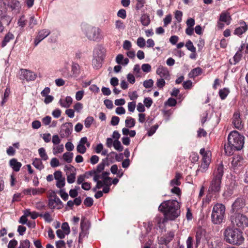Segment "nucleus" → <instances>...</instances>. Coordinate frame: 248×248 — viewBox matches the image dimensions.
<instances>
[{
    "instance_id": "obj_1",
    "label": "nucleus",
    "mask_w": 248,
    "mask_h": 248,
    "mask_svg": "<svg viewBox=\"0 0 248 248\" xmlns=\"http://www.w3.org/2000/svg\"><path fill=\"white\" fill-rule=\"evenodd\" d=\"M244 137L237 131H232L228 136V143L224 145V151L227 155H233L234 152L241 150L244 144Z\"/></svg>"
},
{
    "instance_id": "obj_2",
    "label": "nucleus",
    "mask_w": 248,
    "mask_h": 248,
    "mask_svg": "<svg viewBox=\"0 0 248 248\" xmlns=\"http://www.w3.org/2000/svg\"><path fill=\"white\" fill-rule=\"evenodd\" d=\"M180 206L176 200H168L163 202L159 206L158 210L163 213L165 217L169 220H174L180 214Z\"/></svg>"
},
{
    "instance_id": "obj_3",
    "label": "nucleus",
    "mask_w": 248,
    "mask_h": 248,
    "mask_svg": "<svg viewBox=\"0 0 248 248\" xmlns=\"http://www.w3.org/2000/svg\"><path fill=\"white\" fill-rule=\"evenodd\" d=\"M242 233L240 229L232 226H228L223 232L224 239L229 244L240 245L244 241Z\"/></svg>"
},
{
    "instance_id": "obj_4",
    "label": "nucleus",
    "mask_w": 248,
    "mask_h": 248,
    "mask_svg": "<svg viewBox=\"0 0 248 248\" xmlns=\"http://www.w3.org/2000/svg\"><path fill=\"white\" fill-rule=\"evenodd\" d=\"M223 173V165L221 163L217 167L213 172V178L208 188L209 193L216 194L220 191Z\"/></svg>"
},
{
    "instance_id": "obj_5",
    "label": "nucleus",
    "mask_w": 248,
    "mask_h": 248,
    "mask_svg": "<svg viewBox=\"0 0 248 248\" xmlns=\"http://www.w3.org/2000/svg\"><path fill=\"white\" fill-rule=\"evenodd\" d=\"M225 207L221 203H217L213 208L211 221L214 224L219 225L223 222L225 215Z\"/></svg>"
},
{
    "instance_id": "obj_6",
    "label": "nucleus",
    "mask_w": 248,
    "mask_h": 248,
    "mask_svg": "<svg viewBox=\"0 0 248 248\" xmlns=\"http://www.w3.org/2000/svg\"><path fill=\"white\" fill-rule=\"evenodd\" d=\"M232 227L244 228L248 227V217L240 213H234L230 217Z\"/></svg>"
},
{
    "instance_id": "obj_7",
    "label": "nucleus",
    "mask_w": 248,
    "mask_h": 248,
    "mask_svg": "<svg viewBox=\"0 0 248 248\" xmlns=\"http://www.w3.org/2000/svg\"><path fill=\"white\" fill-rule=\"evenodd\" d=\"M12 20L7 14L5 3L0 0V32H2L5 26H8Z\"/></svg>"
},
{
    "instance_id": "obj_8",
    "label": "nucleus",
    "mask_w": 248,
    "mask_h": 248,
    "mask_svg": "<svg viewBox=\"0 0 248 248\" xmlns=\"http://www.w3.org/2000/svg\"><path fill=\"white\" fill-rule=\"evenodd\" d=\"M85 31L86 36L90 40L97 41L102 38L100 30L97 27L88 26Z\"/></svg>"
},
{
    "instance_id": "obj_9",
    "label": "nucleus",
    "mask_w": 248,
    "mask_h": 248,
    "mask_svg": "<svg viewBox=\"0 0 248 248\" xmlns=\"http://www.w3.org/2000/svg\"><path fill=\"white\" fill-rule=\"evenodd\" d=\"M246 205L245 199L243 198L239 197L236 199V200L233 203L231 212L232 214L234 213H240L242 212L243 209L244 208Z\"/></svg>"
},
{
    "instance_id": "obj_10",
    "label": "nucleus",
    "mask_w": 248,
    "mask_h": 248,
    "mask_svg": "<svg viewBox=\"0 0 248 248\" xmlns=\"http://www.w3.org/2000/svg\"><path fill=\"white\" fill-rule=\"evenodd\" d=\"M73 129V124L71 123H66L61 126L60 135L62 138L68 137Z\"/></svg>"
},
{
    "instance_id": "obj_11",
    "label": "nucleus",
    "mask_w": 248,
    "mask_h": 248,
    "mask_svg": "<svg viewBox=\"0 0 248 248\" xmlns=\"http://www.w3.org/2000/svg\"><path fill=\"white\" fill-rule=\"evenodd\" d=\"M50 33V31L47 29L40 31L37 36L34 40V45L36 46L42 40L47 37Z\"/></svg>"
},
{
    "instance_id": "obj_12",
    "label": "nucleus",
    "mask_w": 248,
    "mask_h": 248,
    "mask_svg": "<svg viewBox=\"0 0 248 248\" xmlns=\"http://www.w3.org/2000/svg\"><path fill=\"white\" fill-rule=\"evenodd\" d=\"M195 232L196 243L195 247V248H197L201 243V239L205 235L206 231L201 227H199L196 229Z\"/></svg>"
},
{
    "instance_id": "obj_13",
    "label": "nucleus",
    "mask_w": 248,
    "mask_h": 248,
    "mask_svg": "<svg viewBox=\"0 0 248 248\" xmlns=\"http://www.w3.org/2000/svg\"><path fill=\"white\" fill-rule=\"evenodd\" d=\"M54 176L57 180L56 186L60 188L63 187L65 185V178L62 177V172L57 170L54 172Z\"/></svg>"
},
{
    "instance_id": "obj_14",
    "label": "nucleus",
    "mask_w": 248,
    "mask_h": 248,
    "mask_svg": "<svg viewBox=\"0 0 248 248\" xmlns=\"http://www.w3.org/2000/svg\"><path fill=\"white\" fill-rule=\"evenodd\" d=\"M232 123L236 128L241 129L243 124L239 113L235 112L233 115Z\"/></svg>"
},
{
    "instance_id": "obj_15",
    "label": "nucleus",
    "mask_w": 248,
    "mask_h": 248,
    "mask_svg": "<svg viewBox=\"0 0 248 248\" xmlns=\"http://www.w3.org/2000/svg\"><path fill=\"white\" fill-rule=\"evenodd\" d=\"M156 74L160 76L161 78L166 79L170 78L169 72L166 67L160 65L156 70Z\"/></svg>"
},
{
    "instance_id": "obj_16",
    "label": "nucleus",
    "mask_w": 248,
    "mask_h": 248,
    "mask_svg": "<svg viewBox=\"0 0 248 248\" xmlns=\"http://www.w3.org/2000/svg\"><path fill=\"white\" fill-rule=\"evenodd\" d=\"M240 24L241 26L236 28L234 31V34L239 36L245 32L248 29V26L245 22L242 21L240 22Z\"/></svg>"
},
{
    "instance_id": "obj_17",
    "label": "nucleus",
    "mask_w": 248,
    "mask_h": 248,
    "mask_svg": "<svg viewBox=\"0 0 248 248\" xmlns=\"http://www.w3.org/2000/svg\"><path fill=\"white\" fill-rule=\"evenodd\" d=\"M174 236V234L173 232L168 233L166 236L160 238L159 240L160 244L167 245L172 240Z\"/></svg>"
},
{
    "instance_id": "obj_18",
    "label": "nucleus",
    "mask_w": 248,
    "mask_h": 248,
    "mask_svg": "<svg viewBox=\"0 0 248 248\" xmlns=\"http://www.w3.org/2000/svg\"><path fill=\"white\" fill-rule=\"evenodd\" d=\"M9 165L13 170L16 172L19 171L22 164L18 162L16 158H12L9 161Z\"/></svg>"
},
{
    "instance_id": "obj_19",
    "label": "nucleus",
    "mask_w": 248,
    "mask_h": 248,
    "mask_svg": "<svg viewBox=\"0 0 248 248\" xmlns=\"http://www.w3.org/2000/svg\"><path fill=\"white\" fill-rule=\"evenodd\" d=\"M243 162V157L239 155H235L232 157V165L234 167L242 165Z\"/></svg>"
},
{
    "instance_id": "obj_20",
    "label": "nucleus",
    "mask_w": 248,
    "mask_h": 248,
    "mask_svg": "<svg viewBox=\"0 0 248 248\" xmlns=\"http://www.w3.org/2000/svg\"><path fill=\"white\" fill-rule=\"evenodd\" d=\"M22 74L27 80H34L36 78L35 74L29 70H22Z\"/></svg>"
},
{
    "instance_id": "obj_21",
    "label": "nucleus",
    "mask_w": 248,
    "mask_h": 248,
    "mask_svg": "<svg viewBox=\"0 0 248 248\" xmlns=\"http://www.w3.org/2000/svg\"><path fill=\"white\" fill-rule=\"evenodd\" d=\"M14 39V35L11 32L7 33L4 36L1 43V46L2 47L5 46L11 40Z\"/></svg>"
},
{
    "instance_id": "obj_22",
    "label": "nucleus",
    "mask_w": 248,
    "mask_h": 248,
    "mask_svg": "<svg viewBox=\"0 0 248 248\" xmlns=\"http://www.w3.org/2000/svg\"><path fill=\"white\" fill-rule=\"evenodd\" d=\"M181 177V174L179 172H176L175 178L170 181V185L171 186H180L181 184L180 179Z\"/></svg>"
},
{
    "instance_id": "obj_23",
    "label": "nucleus",
    "mask_w": 248,
    "mask_h": 248,
    "mask_svg": "<svg viewBox=\"0 0 248 248\" xmlns=\"http://www.w3.org/2000/svg\"><path fill=\"white\" fill-rule=\"evenodd\" d=\"M73 99L70 96H67L64 102L62 99L60 100V103L62 107L67 108L70 107L72 103Z\"/></svg>"
},
{
    "instance_id": "obj_24",
    "label": "nucleus",
    "mask_w": 248,
    "mask_h": 248,
    "mask_svg": "<svg viewBox=\"0 0 248 248\" xmlns=\"http://www.w3.org/2000/svg\"><path fill=\"white\" fill-rule=\"evenodd\" d=\"M231 20V17L228 14L222 13L220 15L219 21L225 22L227 25H229L230 23Z\"/></svg>"
},
{
    "instance_id": "obj_25",
    "label": "nucleus",
    "mask_w": 248,
    "mask_h": 248,
    "mask_svg": "<svg viewBox=\"0 0 248 248\" xmlns=\"http://www.w3.org/2000/svg\"><path fill=\"white\" fill-rule=\"evenodd\" d=\"M202 72V69L200 67H197L192 69L189 73L188 76L190 78H193L200 75Z\"/></svg>"
},
{
    "instance_id": "obj_26",
    "label": "nucleus",
    "mask_w": 248,
    "mask_h": 248,
    "mask_svg": "<svg viewBox=\"0 0 248 248\" xmlns=\"http://www.w3.org/2000/svg\"><path fill=\"white\" fill-rule=\"evenodd\" d=\"M32 165L37 169L39 170H41L44 169V166L43 165V163L39 158H35L33 162Z\"/></svg>"
},
{
    "instance_id": "obj_27",
    "label": "nucleus",
    "mask_w": 248,
    "mask_h": 248,
    "mask_svg": "<svg viewBox=\"0 0 248 248\" xmlns=\"http://www.w3.org/2000/svg\"><path fill=\"white\" fill-rule=\"evenodd\" d=\"M140 21L143 26H148L150 23V19L149 16L146 14L142 15L140 17Z\"/></svg>"
},
{
    "instance_id": "obj_28",
    "label": "nucleus",
    "mask_w": 248,
    "mask_h": 248,
    "mask_svg": "<svg viewBox=\"0 0 248 248\" xmlns=\"http://www.w3.org/2000/svg\"><path fill=\"white\" fill-rule=\"evenodd\" d=\"M108 157L102 160L101 163H100L97 166L96 169V171L97 173L101 172L103 170H104L106 164L107 163Z\"/></svg>"
},
{
    "instance_id": "obj_29",
    "label": "nucleus",
    "mask_w": 248,
    "mask_h": 248,
    "mask_svg": "<svg viewBox=\"0 0 248 248\" xmlns=\"http://www.w3.org/2000/svg\"><path fill=\"white\" fill-rule=\"evenodd\" d=\"M63 159L68 163H70L72 162L73 153L70 152H66L63 154L62 155Z\"/></svg>"
},
{
    "instance_id": "obj_30",
    "label": "nucleus",
    "mask_w": 248,
    "mask_h": 248,
    "mask_svg": "<svg viewBox=\"0 0 248 248\" xmlns=\"http://www.w3.org/2000/svg\"><path fill=\"white\" fill-rule=\"evenodd\" d=\"M66 175L67 181L68 183L72 184L75 181L76 175V172L69 173L68 172H66Z\"/></svg>"
},
{
    "instance_id": "obj_31",
    "label": "nucleus",
    "mask_w": 248,
    "mask_h": 248,
    "mask_svg": "<svg viewBox=\"0 0 248 248\" xmlns=\"http://www.w3.org/2000/svg\"><path fill=\"white\" fill-rule=\"evenodd\" d=\"M125 124L127 127L132 128L135 125V121L131 117H128L125 121Z\"/></svg>"
},
{
    "instance_id": "obj_32",
    "label": "nucleus",
    "mask_w": 248,
    "mask_h": 248,
    "mask_svg": "<svg viewBox=\"0 0 248 248\" xmlns=\"http://www.w3.org/2000/svg\"><path fill=\"white\" fill-rule=\"evenodd\" d=\"M229 90L227 88L221 89L219 91V95L221 99H224L229 93Z\"/></svg>"
},
{
    "instance_id": "obj_33",
    "label": "nucleus",
    "mask_w": 248,
    "mask_h": 248,
    "mask_svg": "<svg viewBox=\"0 0 248 248\" xmlns=\"http://www.w3.org/2000/svg\"><path fill=\"white\" fill-rule=\"evenodd\" d=\"M38 152L40 157L43 160H46L48 159V156L44 148L42 147L39 149Z\"/></svg>"
},
{
    "instance_id": "obj_34",
    "label": "nucleus",
    "mask_w": 248,
    "mask_h": 248,
    "mask_svg": "<svg viewBox=\"0 0 248 248\" xmlns=\"http://www.w3.org/2000/svg\"><path fill=\"white\" fill-rule=\"evenodd\" d=\"M186 46L187 49L193 53L196 52V48L193 45L192 42L190 40H188L186 44Z\"/></svg>"
},
{
    "instance_id": "obj_35",
    "label": "nucleus",
    "mask_w": 248,
    "mask_h": 248,
    "mask_svg": "<svg viewBox=\"0 0 248 248\" xmlns=\"http://www.w3.org/2000/svg\"><path fill=\"white\" fill-rule=\"evenodd\" d=\"M10 93V89L8 88H7L4 92L3 97L2 99V100L1 101V106H3L4 104L6 102L8 97H9V95Z\"/></svg>"
},
{
    "instance_id": "obj_36",
    "label": "nucleus",
    "mask_w": 248,
    "mask_h": 248,
    "mask_svg": "<svg viewBox=\"0 0 248 248\" xmlns=\"http://www.w3.org/2000/svg\"><path fill=\"white\" fill-rule=\"evenodd\" d=\"M113 146L114 148L121 152L123 150V147L122 146L120 141L118 140H115L113 142Z\"/></svg>"
},
{
    "instance_id": "obj_37",
    "label": "nucleus",
    "mask_w": 248,
    "mask_h": 248,
    "mask_svg": "<svg viewBox=\"0 0 248 248\" xmlns=\"http://www.w3.org/2000/svg\"><path fill=\"white\" fill-rule=\"evenodd\" d=\"M30 242L29 240H25L20 242V246L18 248H30Z\"/></svg>"
},
{
    "instance_id": "obj_38",
    "label": "nucleus",
    "mask_w": 248,
    "mask_h": 248,
    "mask_svg": "<svg viewBox=\"0 0 248 248\" xmlns=\"http://www.w3.org/2000/svg\"><path fill=\"white\" fill-rule=\"evenodd\" d=\"M63 146L62 144L59 145L57 147H54L53 148V154L56 155L58 153H61L63 151Z\"/></svg>"
},
{
    "instance_id": "obj_39",
    "label": "nucleus",
    "mask_w": 248,
    "mask_h": 248,
    "mask_svg": "<svg viewBox=\"0 0 248 248\" xmlns=\"http://www.w3.org/2000/svg\"><path fill=\"white\" fill-rule=\"evenodd\" d=\"M77 152L83 154L86 153L87 149L85 145L78 144L77 146Z\"/></svg>"
},
{
    "instance_id": "obj_40",
    "label": "nucleus",
    "mask_w": 248,
    "mask_h": 248,
    "mask_svg": "<svg viewBox=\"0 0 248 248\" xmlns=\"http://www.w3.org/2000/svg\"><path fill=\"white\" fill-rule=\"evenodd\" d=\"M93 117L89 116L85 120V126L87 128H89L92 124L93 123Z\"/></svg>"
},
{
    "instance_id": "obj_41",
    "label": "nucleus",
    "mask_w": 248,
    "mask_h": 248,
    "mask_svg": "<svg viewBox=\"0 0 248 248\" xmlns=\"http://www.w3.org/2000/svg\"><path fill=\"white\" fill-rule=\"evenodd\" d=\"M62 229L64 231L65 234L67 235L70 233V228L67 222H64L62 224Z\"/></svg>"
},
{
    "instance_id": "obj_42",
    "label": "nucleus",
    "mask_w": 248,
    "mask_h": 248,
    "mask_svg": "<svg viewBox=\"0 0 248 248\" xmlns=\"http://www.w3.org/2000/svg\"><path fill=\"white\" fill-rule=\"evenodd\" d=\"M154 81L152 79L146 80L143 82V86L146 88H150L153 86Z\"/></svg>"
},
{
    "instance_id": "obj_43",
    "label": "nucleus",
    "mask_w": 248,
    "mask_h": 248,
    "mask_svg": "<svg viewBox=\"0 0 248 248\" xmlns=\"http://www.w3.org/2000/svg\"><path fill=\"white\" fill-rule=\"evenodd\" d=\"M93 201L92 198L87 197L84 201V204L87 207H91L93 205Z\"/></svg>"
},
{
    "instance_id": "obj_44",
    "label": "nucleus",
    "mask_w": 248,
    "mask_h": 248,
    "mask_svg": "<svg viewBox=\"0 0 248 248\" xmlns=\"http://www.w3.org/2000/svg\"><path fill=\"white\" fill-rule=\"evenodd\" d=\"M177 103V101L175 99L173 98H169L166 103V105H168L170 107L175 106Z\"/></svg>"
},
{
    "instance_id": "obj_45",
    "label": "nucleus",
    "mask_w": 248,
    "mask_h": 248,
    "mask_svg": "<svg viewBox=\"0 0 248 248\" xmlns=\"http://www.w3.org/2000/svg\"><path fill=\"white\" fill-rule=\"evenodd\" d=\"M137 45L141 48L144 47L145 46V41L142 37H139L137 40Z\"/></svg>"
},
{
    "instance_id": "obj_46",
    "label": "nucleus",
    "mask_w": 248,
    "mask_h": 248,
    "mask_svg": "<svg viewBox=\"0 0 248 248\" xmlns=\"http://www.w3.org/2000/svg\"><path fill=\"white\" fill-rule=\"evenodd\" d=\"M115 26L116 28L119 30H123L125 28L123 22L119 20L116 21Z\"/></svg>"
},
{
    "instance_id": "obj_47",
    "label": "nucleus",
    "mask_w": 248,
    "mask_h": 248,
    "mask_svg": "<svg viewBox=\"0 0 248 248\" xmlns=\"http://www.w3.org/2000/svg\"><path fill=\"white\" fill-rule=\"evenodd\" d=\"M141 69L144 72L148 73L151 70V66L149 64H143L141 66Z\"/></svg>"
},
{
    "instance_id": "obj_48",
    "label": "nucleus",
    "mask_w": 248,
    "mask_h": 248,
    "mask_svg": "<svg viewBox=\"0 0 248 248\" xmlns=\"http://www.w3.org/2000/svg\"><path fill=\"white\" fill-rule=\"evenodd\" d=\"M45 192V189L42 188H31V192L32 195H35L36 194H40Z\"/></svg>"
},
{
    "instance_id": "obj_49",
    "label": "nucleus",
    "mask_w": 248,
    "mask_h": 248,
    "mask_svg": "<svg viewBox=\"0 0 248 248\" xmlns=\"http://www.w3.org/2000/svg\"><path fill=\"white\" fill-rule=\"evenodd\" d=\"M80 228L81 230H86L87 231V223L85 221V218L84 217L81 218L80 222Z\"/></svg>"
},
{
    "instance_id": "obj_50",
    "label": "nucleus",
    "mask_w": 248,
    "mask_h": 248,
    "mask_svg": "<svg viewBox=\"0 0 248 248\" xmlns=\"http://www.w3.org/2000/svg\"><path fill=\"white\" fill-rule=\"evenodd\" d=\"M165 85V81L164 78H160L158 79L156 82V85L157 87L160 89L162 88Z\"/></svg>"
},
{
    "instance_id": "obj_51",
    "label": "nucleus",
    "mask_w": 248,
    "mask_h": 248,
    "mask_svg": "<svg viewBox=\"0 0 248 248\" xmlns=\"http://www.w3.org/2000/svg\"><path fill=\"white\" fill-rule=\"evenodd\" d=\"M60 165L59 160L57 158H53L50 161V165L52 167L55 168L58 167Z\"/></svg>"
},
{
    "instance_id": "obj_52",
    "label": "nucleus",
    "mask_w": 248,
    "mask_h": 248,
    "mask_svg": "<svg viewBox=\"0 0 248 248\" xmlns=\"http://www.w3.org/2000/svg\"><path fill=\"white\" fill-rule=\"evenodd\" d=\"M207 135V132L203 128H199L197 131V136L198 138H201L202 137H206Z\"/></svg>"
},
{
    "instance_id": "obj_53",
    "label": "nucleus",
    "mask_w": 248,
    "mask_h": 248,
    "mask_svg": "<svg viewBox=\"0 0 248 248\" xmlns=\"http://www.w3.org/2000/svg\"><path fill=\"white\" fill-rule=\"evenodd\" d=\"M79 66L77 63H73L72 65V71L73 74H77L78 73Z\"/></svg>"
},
{
    "instance_id": "obj_54",
    "label": "nucleus",
    "mask_w": 248,
    "mask_h": 248,
    "mask_svg": "<svg viewBox=\"0 0 248 248\" xmlns=\"http://www.w3.org/2000/svg\"><path fill=\"white\" fill-rule=\"evenodd\" d=\"M158 125L157 124H155L152 126L148 132V136H151L153 135L155 133V131L158 128Z\"/></svg>"
},
{
    "instance_id": "obj_55",
    "label": "nucleus",
    "mask_w": 248,
    "mask_h": 248,
    "mask_svg": "<svg viewBox=\"0 0 248 248\" xmlns=\"http://www.w3.org/2000/svg\"><path fill=\"white\" fill-rule=\"evenodd\" d=\"M117 16L123 19L125 18L126 17V11L124 9H121L119 10L117 13Z\"/></svg>"
},
{
    "instance_id": "obj_56",
    "label": "nucleus",
    "mask_w": 248,
    "mask_h": 248,
    "mask_svg": "<svg viewBox=\"0 0 248 248\" xmlns=\"http://www.w3.org/2000/svg\"><path fill=\"white\" fill-rule=\"evenodd\" d=\"M64 170L65 171L67 170V172H69V173H72L76 172V169L74 166L72 165H70L69 166L65 165L64 168Z\"/></svg>"
},
{
    "instance_id": "obj_57",
    "label": "nucleus",
    "mask_w": 248,
    "mask_h": 248,
    "mask_svg": "<svg viewBox=\"0 0 248 248\" xmlns=\"http://www.w3.org/2000/svg\"><path fill=\"white\" fill-rule=\"evenodd\" d=\"M143 103L147 108H149L151 106L153 103V101L151 98L149 97H146L144 99Z\"/></svg>"
},
{
    "instance_id": "obj_58",
    "label": "nucleus",
    "mask_w": 248,
    "mask_h": 248,
    "mask_svg": "<svg viewBox=\"0 0 248 248\" xmlns=\"http://www.w3.org/2000/svg\"><path fill=\"white\" fill-rule=\"evenodd\" d=\"M182 16L183 13L181 11L177 10L175 12V17L179 22L182 21Z\"/></svg>"
},
{
    "instance_id": "obj_59",
    "label": "nucleus",
    "mask_w": 248,
    "mask_h": 248,
    "mask_svg": "<svg viewBox=\"0 0 248 248\" xmlns=\"http://www.w3.org/2000/svg\"><path fill=\"white\" fill-rule=\"evenodd\" d=\"M171 16L170 15H167L164 19V26L166 27L171 22Z\"/></svg>"
},
{
    "instance_id": "obj_60",
    "label": "nucleus",
    "mask_w": 248,
    "mask_h": 248,
    "mask_svg": "<svg viewBox=\"0 0 248 248\" xmlns=\"http://www.w3.org/2000/svg\"><path fill=\"white\" fill-rule=\"evenodd\" d=\"M42 217L48 222H50L53 220L50 214L48 212H46L44 215H42Z\"/></svg>"
},
{
    "instance_id": "obj_61",
    "label": "nucleus",
    "mask_w": 248,
    "mask_h": 248,
    "mask_svg": "<svg viewBox=\"0 0 248 248\" xmlns=\"http://www.w3.org/2000/svg\"><path fill=\"white\" fill-rule=\"evenodd\" d=\"M106 107L108 109H111L113 107L112 101L109 99H106L104 101Z\"/></svg>"
},
{
    "instance_id": "obj_62",
    "label": "nucleus",
    "mask_w": 248,
    "mask_h": 248,
    "mask_svg": "<svg viewBox=\"0 0 248 248\" xmlns=\"http://www.w3.org/2000/svg\"><path fill=\"white\" fill-rule=\"evenodd\" d=\"M84 92L83 90L78 91L76 94V99L78 101H79L82 99L84 95Z\"/></svg>"
},
{
    "instance_id": "obj_63",
    "label": "nucleus",
    "mask_w": 248,
    "mask_h": 248,
    "mask_svg": "<svg viewBox=\"0 0 248 248\" xmlns=\"http://www.w3.org/2000/svg\"><path fill=\"white\" fill-rule=\"evenodd\" d=\"M137 1L136 8L137 10H139L143 7L144 3H145V0H136Z\"/></svg>"
},
{
    "instance_id": "obj_64",
    "label": "nucleus",
    "mask_w": 248,
    "mask_h": 248,
    "mask_svg": "<svg viewBox=\"0 0 248 248\" xmlns=\"http://www.w3.org/2000/svg\"><path fill=\"white\" fill-rule=\"evenodd\" d=\"M17 244V241L15 239H13L9 242L8 245V248H15Z\"/></svg>"
}]
</instances>
